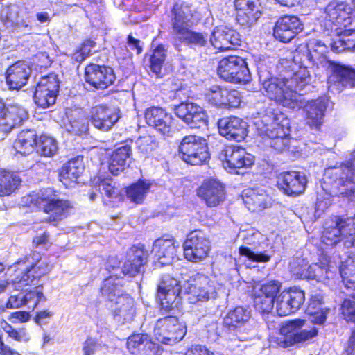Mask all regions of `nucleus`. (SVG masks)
Returning <instances> with one entry per match:
<instances>
[{
    "label": "nucleus",
    "mask_w": 355,
    "mask_h": 355,
    "mask_svg": "<svg viewBox=\"0 0 355 355\" xmlns=\"http://www.w3.org/2000/svg\"><path fill=\"white\" fill-rule=\"evenodd\" d=\"M279 280H259L252 283L251 297L254 310L261 315L270 313L276 304L279 316H286L300 310L305 302V291L293 286L281 291Z\"/></svg>",
    "instance_id": "f257e3e1"
},
{
    "label": "nucleus",
    "mask_w": 355,
    "mask_h": 355,
    "mask_svg": "<svg viewBox=\"0 0 355 355\" xmlns=\"http://www.w3.org/2000/svg\"><path fill=\"white\" fill-rule=\"evenodd\" d=\"M197 17V10L191 3L175 1L171 8V26L173 35L190 47H202L207 43V35L190 28Z\"/></svg>",
    "instance_id": "f03ea898"
},
{
    "label": "nucleus",
    "mask_w": 355,
    "mask_h": 355,
    "mask_svg": "<svg viewBox=\"0 0 355 355\" xmlns=\"http://www.w3.org/2000/svg\"><path fill=\"white\" fill-rule=\"evenodd\" d=\"M11 268V280L0 282V293L4 292L10 283L24 286L36 284L50 272L49 263L42 260L40 254L34 250L18 259Z\"/></svg>",
    "instance_id": "7ed1b4c3"
},
{
    "label": "nucleus",
    "mask_w": 355,
    "mask_h": 355,
    "mask_svg": "<svg viewBox=\"0 0 355 355\" xmlns=\"http://www.w3.org/2000/svg\"><path fill=\"white\" fill-rule=\"evenodd\" d=\"M263 134L272 140L270 146L278 151L288 148L290 122L286 114L278 106L270 105L264 109L261 117Z\"/></svg>",
    "instance_id": "20e7f679"
},
{
    "label": "nucleus",
    "mask_w": 355,
    "mask_h": 355,
    "mask_svg": "<svg viewBox=\"0 0 355 355\" xmlns=\"http://www.w3.org/2000/svg\"><path fill=\"white\" fill-rule=\"evenodd\" d=\"M30 203L37 210L49 214L44 219V222L47 223L62 220L74 209L69 200L57 198L56 191L49 189L31 196Z\"/></svg>",
    "instance_id": "39448f33"
},
{
    "label": "nucleus",
    "mask_w": 355,
    "mask_h": 355,
    "mask_svg": "<svg viewBox=\"0 0 355 355\" xmlns=\"http://www.w3.org/2000/svg\"><path fill=\"white\" fill-rule=\"evenodd\" d=\"M329 183L336 190V195L350 198L355 195V154L349 159L333 167L328 172Z\"/></svg>",
    "instance_id": "423d86ee"
},
{
    "label": "nucleus",
    "mask_w": 355,
    "mask_h": 355,
    "mask_svg": "<svg viewBox=\"0 0 355 355\" xmlns=\"http://www.w3.org/2000/svg\"><path fill=\"white\" fill-rule=\"evenodd\" d=\"M178 155L186 164L191 166H202L210 158L209 147L206 139L196 135H188L180 140Z\"/></svg>",
    "instance_id": "0eeeda50"
},
{
    "label": "nucleus",
    "mask_w": 355,
    "mask_h": 355,
    "mask_svg": "<svg viewBox=\"0 0 355 355\" xmlns=\"http://www.w3.org/2000/svg\"><path fill=\"white\" fill-rule=\"evenodd\" d=\"M180 281L169 274L164 275L157 286V297L162 314L175 313L180 311L181 304Z\"/></svg>",
    "instance_id": "6e6552de"
},
{
    "label": "nucleus",
    "mask_w": 355,
    "mask_h": 355,
    "mask_svg": "<svg viewBox=\"0 0 355 355\" xmlns=\"http://www.w3.org/2000/svg\"><path fill=\"white\" fill-rule=\"evenodd\" d=\"M217 73L223 80L234 84H248L251 75L246 59L239 55H227L218 61Z\"/></svg>",
    "instance_id": "1a4fd4ad"
},
{
    "label": "nucleus",
    "mask_w": 355,
    "mask_h": 355,
    "mask_svg": "<svg viewBox=\"0 0 355 355\" xmlns=\"http://www.w3.org/2000/svg\"><path fill=\"white\" fill-rule=\"evenodd\" d=\"M164 315L156 321L154 335L162 344L173 345L184 338L187 331V326L175 313Z\"/></svg>",
    "instance_id": "9d476101"
},
{
    "label": "nucleus",
    "mask_w": 355,
    "mask_h": 355,
    "mask_svg": "<svg viewBox=\"0 0 355 355\" xmlns=\"http://www.w3.org/2000/svg\"><path fill=\"white\" fill-rule=\"evenodd\" d=\"M291 80L270 77L262 83L265 96L269 99L287 107H294L298 102V94L292 88Z\"/></svg>",
    "instance_id": "9b49d317"
},
{
    "label": "nucleus",
    "mask_w": 355,
    "mask_h": 355,
    "mask_svg": "<svg viewBox=\"0 0 355 355\" xmlns=\"http://www.w3.org/2000/svg\"><path fill=\"white\" fill-rule=\"evenodd\" d=\"M182 248L185 259L198 263L209 257L211 245L207 234L202 230L196 229L187 234Z\"/></svg>",
    "instance_id": "f8f14e48"
},
{
    "label": "nucleus",
    "mask_w": 355,
    "mask_h": 355,
    "mask_svg": "<svg viewBox=\"0 0 355 355\" xmlns=\"http://www.w3.org/2000/svg\"><path fill=\"white\" fill-rule=\"evenodd\" d=\"M83 78L90 88L95 90H105L114 85L116 76L110 66L89 62L84 67Z\"/></svg>",
    "instance_id": "ddd939ff"
},
{
    "label": "nucleus",
    "mask_w": 355,
    "mask_h": 355,
    "mask_svg": "<svg viewBox=\"0 0 355 355\" xmlns=\"http://www.w3.org/2000/svg\"><path fill=\"white\" fill-rule=\"evenodd\" d=\"M218 157L225 169L235 173H239L238 169L251 167L254 163V157L247 153L245 148L236 144L225 146Z\"/></svg>",
    "instance_id": "4468645a"
},
{
    "label": "nucleus",
    "mask_w": 355,
    "mask_h": 355,
    "mask_svg": "<svg viewBox=\"0 0 355 355\" xmlns=\"http://www.w3.org/2000/svg\"><path fill=\"white\" fill-rule=\"evenodd\" d=\"M186 290L188 300L191 304L207 302L216 295L214 282L202 272H197L188 280Z\"/></svg>",
    "instance_id": "2eb2a0df"
},
{
    "label": "nucleus",
    "mask_w": 355,
    "mask_h": 355,
    "mask_svg": "<svg viewBox=\"0 0 355 355\" xmlns=\"http://www.w3.org/2000/svg\"><path fill=\"white\" fill-rule=\"evenodd\" d=\"M251 317L250 311L243 306H236L230 309L223 316L222 327L224 333L230 340H245L238 333Z\"/></svg>",
    "instance_id": "dca6fc26"
},
{
    "label": "nucleus",
    "mask_w": 355,
    "mask_h": 355,
    "mask_svg": "<svg viewBox=\"0 0 355 355\" xmlns=\"http://www.w3.org/2000/svg\"><path fill=\"white\" fill-rule=\"evenodd\" d=\"M196 194L208 207H218L226 198L224 184L213 178L204 180L197 188Z\"/></svg>",
    "instance_id": "f3484780"
},
{
    "label": "nucleus",
    "mask_w": 355,
    "mask_h": 355,
    "mask_svg": "<svg viewBox=\"0 0 355 355\" xmlns=\"http://www.w3.org/2000/svg\"><path fill=\"white\" fill-rule=\"evenodd\" d=\"M352 9L346 2L331 1L324 8V24L331 30L338 31L351 23Z\"/></svg>",
    "instance_id": "a211bd4d"
},
{
    "label": "nucleus",
    "mask_w": 355,
    "mask_h": 355,
    "mask_svg": "<svg viewBox=\"0 0 355 355\" xmlns=\"http://www.w3.org/2000/svg\"><path fill=\"white\" fill-rule=\"evenodd\" d=\"M210 42L216 49L224 52L240 46L242 40L236 29L227 26H218L212 31Z\"/></svg>",
    "instance_id": "6ab92c4d"
},
{
    "label": "nucleus",
    "mask_w": 355,
    "mask_h": 355,
    "mask_svg": "<svg viewBox=\"0 0 355 355\" xmlns=\"http://www.w3.org/2000/svg\"><path fill=\"white\" fill-rule=\"evenodd\" d=\"M148 257L144 244L132 245L126 252V259L121 268L122 273L130 277H135L148 263Z\"/></svg>",
    "instance_id": "aec40b11"
},
{
    "label": "nucleus",
    "mask_w": 355,
    "mask_h": 355,
    "mask_svg": "<svg viewBox=\"0 0 355 355\" xmlns=\"http://www.w3.org/2000/svg\"><path fill=\"white\" fill-rule=\"evenodd\" d=\"M126 347L132 355H161L162 349L146 333H134L127 338Z\"/></svg>",
    "instance_id": "412c9836"
},
{
    "label": "nucleus",
    "mask_w": 355,
    "mask_h": 355,
    "mask_svg": "<svg viewBox=\"0 0 355 355\" xmlns=\"http://www.w3.org/2000/svg\"><path fill=\"white\" fill-rule=\"evenodd\" d=\"M220 134L228 140L237 142L243 141L248 133V125L242 119L230 116L218 121Z\"/></svg>",
    "instance_id": "4be33fe9"
},
{
    "label": "nucleus",
    "mask_w": 355,
    "mask_h": 355,
    "mask_svg": "<svg viewBox=\"0 0 355 355\" xmlns=\"http://www.w3.org/2000/svg\"><path fill=\"white\" fill-rule=\"evenodd\" d=\"M303 30V24L295 15H284L275 22L273 35L279 41L287 43Z\"/></svg>",
    "instance_id": "5701e85b"
},
{
    "label": "nucleus",
    "mask_w": 355,
    "mask_h": 355,
    "mask_svg": "<svg viewBox=\"0 0 355 355\" xmlns=\"http://www.w3.org/2000/svg\"><path fill=\"white\" fill-rule=\"evenodd\" d=\"M277 185L285 194L297 196L304 191L306 178L299 171H285L277 176Z\"/></svg>",
    "instance_id": "b1692460"
},
{
    "label": "nucleus",
    "mask_w": 355,
    "mask_h": 355,
    "mask_svg": "<svg viewBox=\"0 0 355 355\" xmlns=\"http://www.w3.org/2000/svg\"><path fill=\"white\" fill-rule=\"evenodd\" d=\"M331 73L328 77V83L338 87H355V69L335 61H329Z\"/></svg>",
    "instance_id": "393cba45"
},
{
    "label": "nucleus",
    "mask_w": 355,
    "mask_h": 355,
    "mask_svg": "<svg viewBox=\"0 0 355 355\" xmlns=\"http://www.w3.org/2000/svg\"><path fill=\"white\" fill-rule=\"evenodd\" d=\"M83 155L71 157L58 169L59 180L67 188L74 187L85 169Z\"/></svg>",
    "instance_id": "a878e982"
},
{
    "label": "nucleus",
    "mask_w": 355,
    "mask_h": 355,
    "mask_svg": "<svg viewBox=\"0 0 355 355\" xmlns=\"http://www.w3.org/2000/svg\"><path fill=\"white\" fill-rule=\"evenodd\" d=\"M132 139L121 142L122 146L113 150L107 157V168L110 173L116 176L123 171L128 165V159L132 155Z\"/></svg>",
    "instance_id": "bb28decb"
},
{
    "label": "nucleus",
    "mask_w": 355,
    "mask_h": 355,
    "mask_svg": "<svg viewBox=\"0 0 355 355\" xmlns=\"http://www.w3.org/2000/svg\"><path fill=\"white\" fill-rule=\"evenodd\" d=\"M144 119L149 126H152L164 136L171 132L172 116L165 109L158 106H151L144 112Z\"/></svg>",
    "instance_id": "cd10ccee"
},
{
    "label": "nucleus",
    "mask_w": 355,
    "mask_h": 355,
    "mask_svg": "<svg viewBox=\"0 0 355 355\" xmlns=\"http://www.w3.org/2000/svg\"><path fill=\"white\" fill-rule=\"evenodd\" d=\"M0 19L6 26L28 27L30 24L28 12L15 3L3 4L0 10Z\"/></svg>",
    "instance_id": "c85d7f7f"
},
{
    "label": "nucleus",
    "mask_w": 355,
    "mask_h": 355,
    "mask_svg": "<svg viewBox=\"0 0 355 355\" xmlns=\"http://www.w3.org/2000/svg\"><path fill=\"white\" fill-rule=\"evenodd\" d=\"M237 22L243 27H250L259 18L261 12L254 0H234Z\"/></svg>",
    "instance_id": "c756f323"
},
{
    "label": "nucleus",
    "mask_w": 355,
    "mask_h": 355,
    "mask_svg": "<svg viewBox=\"0 0 355 355\" xmlns=\"http://www.w3.org/2000/svg\"><path fill=\"white\" fill-rule=\"evenodd\" d=\"M119 114L111 107L99 104L91 107L89 119L99 130H108L119 120Z\"/></svg>",
    "instance_id": "7c9ffc66"
},
{
    "label": "nucleus",
    "mask_w": 355,
    "mask_h": 355,
    "mask_svg": "<svg viewBox=\"0 0 355 355\" xmlns=\"http://www.w3.org/2000/svg\"><path fill=\"white\" fill-rule=\"evenodd\" d=\"M30 76V69L26 64L17 61L6 70V83L10 90H19L26 85Z\"/></svg>",
    "instance_id": "2f4dec72"
},
{
    "label": "nucleus",
    "mask_w": 355,
    "mask_h": 355,
    "mask_svg": "<svg viewBox=\"0 0 355 355\" xmlns=\"http://www.w3.org/2000/svg\"><path fill=\"white\" fill-rule=\"evenodd\" d=\"M179 242L173 236H162L155 240L153 249L157 259L162 265L169 264L177 256Z\"/></svg>",
    "instance_id": "473e14b6"
},
{
    "label": "nucleus",
    "mask_w": 355,
    "mask_h": 355,
    "mask_svg": "<svg viewBox=\"0 0 355 355\" xmlns=\"http://www.w3.org/2000/svg\"><path fill=\"white\" fill-rule=\"evenodd\" d=\"M114 302L116 308L112 311L114 318H119L123 322L132 320L135 315V302L129 294L124 293Z\"/></svg>",
    "instance_id": "72a5a7b5"
},
{
    "label": "nucleus",
    "mask_w": 355,
    "mask_h": 355,
    "mask_svg": "<svg viewBox=\"0 0 355 355\" xmlns=\"http://www.w3.org/2000/svg\"><path fill=\"white\" fill-rule=\"evenodd\" d=\"M293 62L295 64H298V68L290 78H288V80H291L290 83L292 84V88L295 91L301 90L309 84L311 75L308 67L304 65L305 60L302 58L301 52L297 51L295 52L293 55Z\"/></svg>",
    "instance_id": "f704fd0d"
},
{
    "label": "nucleus",
    "mask_w": 355,
    "mask_h": 355,
    "mask_svg": "<svg viewBox=\"0 0 355 355\" xmlns=\"http://www.w3.org/2000/svg\"><path fill=\"white\" fill-rule=\"evenodd\" d=\"M37 137L35 130L33 129L22 130L18 133L13 143V147L17 153L23 155H28L35 149Z\"/></svg>",
    "instance_id": "c9c22d12"
},
{
    "label": "nucleus",
    "mask_w": 355,
    "mask_h": 355,
    "mask_svg": "<svg viewBox=\"0 0 355 355\" xmlns=\"http://www.w3.org/2000/svg\"><path fill=\"white\" fill-rule=\"evenodd\" d=\"M28 119V112L22 107L11 105L7 107L0 131L8 132L15 127L21 125Z\"/></svg>",
    "instance_id": "e433bc0d"
},
{
    "label": "nucleus",
    "mask_w": 355,
    "mask_h": 355,
    "mask_svg": "<svg viewBox=\"0 0 355 355\" xmlns=\"http://www.w3.org/2000/svg\"><path fill=\"white\" fill-rule=\"evenodd\" d=\"M123 286L120 277L110 275L103 280L99 292L107 302L112 303L123 294L121 291Z\"/></svg>",
    "instance_id": "4c0bfd02"
},
{
    "label": "nucleus",
    "mask_w": 355,
    "mask_h": 355,
    "mask_svg": "<svg viewBox=\"0 0 355 355\" xmlns=\"http://www.w3.org/2000/svg\"><path fill=\"white\" fill-rule=\"evenodd\" d=\"M167 51L164 44H159L151 51L149 55V69L156 78L164 76L162 69L167 57Z\"/></svg>",
    "instance_id": "58836bf2"
},
{
    "label": "nucleus",
    "mask_w": 355,
    "mask_h": 355,
    "mask_svg": "<svg viewBox=\"0 0 355 355\" xmlns=\"http://www.w3.org/2000/svg\"><path fill=\"white\" fill-rule=\"evenodd\" d=\"M151 184L145 179H139L125 187L126 196L132 202L141 204L148 193Z\"/></svg>",
    "instance_id": "ea45409f"
},
{
    "label": "nucleus",
    "mask_w": 355,
    "mask_h": 355,
    "mask_svg": "<svg viewBox=\"0 0 355 355\" xmlns=\"http://www.w3.org/2000/svg\"><path fill=\"white\" fill-rule=\"evenodd\" d=\"M21 179L14 173L0 168V197L13 193L19 187Z\"/></svg>",
    "instance_id": "a19ab883"
},
{
    "label": "nucleus",
    "mask_w": 355,
    "mask_h": 355,
    "mask_svg": "<svg viewBox=\"0 0 355 355\" xmlns=\"http://www.w3.org/2000/svg\"><path fill=\"white\" fill-rule=\"evenodd\" d=\"M326 110L325 105L321 102L313 101L306 110V123L311 128L320 130L323 123V118Z\"/></svg>",
    "instance_id": "79ce46f5"
},
{
    "label": "nucleus",
    "mask_w": 355,
    "mask_h": 355,
    "mask_svg": "<svg viewBox=\"0 0 355 355\" xmlns=\"http://www.w3.org/2000/svg\"><path fill=\"white\" fill-rule=\"evenodd\" d=\"M307 51L301 53L302 58H304L312 65H318L322 62L327 52V46L320 40H313L306 45Z\"/></svg>",
    "instance_id": "37998d69"
},
{
    "label": "nucleus",
    "mask_w": 355,
    "mask_h": 355,
    "mask_svg": "<svg viewBox=\"0 0 355 355\" xmlns=\"http://www.w3.org/2000/svg\"><path fill=\"white\" fill-rule=\"evenodd\" d=\"M318 329L312 327L310 329H302L295 334L290 335L288 338L279 340V347L287 348L298 343H303L313 339L318 336Z\"/></svg>",
    "instance_id": "c03bdc74"
},
{
    "label": "nucleus",
    "mask_w": 355,
    "mask_h": 355,
    "mask_svg": "<svg viewBox=\"0 0 355 355\" xmlns=\"http://www.w3.org/2000/svg\"><path fill=\"white\" fill-rule=\"evenodd\" d=\"M339 272L346 288L355 289V259L352 257H347L341 261Z\"/></svg>",
    "instance_id": "a18cd8bd"
},
{
    "label": "nucleus",
    "mask_w": 355,
    "mask_h": 355,
    "mask_svg": "<svg viewBox=\"0 0 355 355\" xmlns=\"http://www.w3.org/2000/svg\"><path fill=\"white\" fill-rule=\"evenodd\" d=\"M96 46V42L94 38L84 39L71 54L70 57L72 62L76 63L79 67L87 58L92 54V49L95 48Z\"/></svg>",
    "instance_id": "49530a36"
},
{
    "label": "nucleus",
    "mask_w": 355,
    "mask_h": 355,
    "mask_svg": "<svg viewBox=\"0 0 355 355\" xmlns=\"http://www.w3.org/2000/svg\"><path fill=\"white\" fill-rule=\"evenodd\" d=\"M243 202L251 212H260L268 205L267 195L259 193L253 190L243 197Z\"/></svg>",
    "instance_id": "de8ad7c7"
},
{
    "label": "nucleus",
    "mask_w": 355,
    "mask_h": 355,
    "mask_svg": "<svg viewBox=\"0 0 355 355\" xmlns=\"http://www.w3.org/2000/svg\"><path fill=\"white\" fill-rule=\"evenodd\" d=\"M35 150L40 156L53 157L58 150V142L53 137L42 134L37 137Z\"/></svg>",
    "instance_id": "09e8293b"
},
{
    "label": "nucleus",
    "mask_w": 355,
    "mask_h": 355,
    "mask_svg": "<svg viewBox=\"0 0 355 355\" xmlns=\"http://www.w3.org/2000/svg\"><path fill=\"white\" fill-rule=\"evenodd\" d=\"M202 109V107L197 103L186 101L175 107V113L178 118L189 125L193 120L196 113Z\"/></svg>",
    "instance_id": "8fccbe9b"
},
{
    "label": "nucleus",
    "mask_w": 355,
    "mask_h": 355,
    "mask_svg": "<svg viewBox=\"0 0 355 355\" xmlns=\"http://www.w3.org/2000/svg\"><path fill=\"white\" fill-rule=\"evenodd\" d=\"M226 87L214 85L207 89L205 98L209 104L217 108H222Z\"/></svg>",
    "instance_id": "3c124183"
},
{
    "label": "nucleus",
    "mask_w": 355,
    "mask_h": 355,
    "mask_svg": "<svg viewBox=\"0 0 355 355\" xmlns=\"http://www.w3.org/2000/svg\"><path fill=\"white\" fill-rule=\"evenodd\" d=\"M1 326L8 336L16 342L28 343L31 340V336L25 327L15 328L4 320Z\"/></svg>",
    "instance_id": "603ef678"
},
{
    "label": "nucleus",
    "mask_w": 355,
    "mask_h": 355,
    "mask_svg": "<svg viewBox=\"0 0 355 355\" xmlns=\"http://www.w3.org/2000/svg\"><path fill=\"white\" fill-rule=\"evenodd\" d=\"M305 324V320L296 318L287 321L279 329V336L275 338V342L279 346V340L288 338L290 335L295 334L297 329H301Z\"/></svg>",
    "instance_id": "864d4df0"
},
{
    "label": "nucleus",
    "mask_w": 355,
    "mask_h": 355,
    "mask_svg": "<svg viewBox=\"0 0 355 355\" xmlns=\"http://www.w3.org/2000/svg\"><path fill=\"white\" fill-rule=\"evenodd\" d=\"M343 239L340 227L336 225L325 227L321 236L322 243L329 247L336 246Z\"/></svg>",
    "instance_id": "5fc2aeb1"
},
{
    "label": "nucleus",
    "mask_w": 355,
    "mask_h": 355,
    "mask_svg": "<svg viewBox=\"0 0 355 355\" xmlns=\"http://www.w3.org/2000/svg\"><path fill=\"white\" fill-rule=\"evenodd\" d=\"M347 295L349 298L344 299L342 302L341 314L346 321L355 323V289L349 290Z\"/></svg>",
    "instance_id": "6e6d98bb"
},
{
    "label": "nucleus",
    "mask_w": 355,
    "mask_h": 355,
    "mask_svg": "<svg viewBox=\"0 0 355 355\" xmlns=\"http://www.w3.org/2000/svg\"><path fill=\"white\" fill-rule=\"evenodd\" d=\"M100 184L103 191L104 203H112L121 200V192L115 185L105 180L101 181Z\"/></svg>",
    "instance_id": "4d7b16f0"
},
{
    "label": "nucleus",
    "mask_w": 355,
    "mask_h": 355,
    "mask_svg": "<svg viewBox=\"0 0 355 355\" xmlns=\"http://www.w3.org/2000/svg\"><path fill=\"white\" fill-rule=\"evenodd\" d=\"M137 148L138 150L143 154H150L155 150L158 145L155 137L146 135L139 137L137 141Z\"/></svg>",
    "instance_id": "13d9d810"
},
{
    "label": "nucleus",
    "mask_w": 355,
    "mask_h": 355,
    "mask_svg": "<svg viewBox=\"0 0 355 355\" xmlns=\"http://www.w3.org/2000/svg\"><path fill=\"white\" fill-rule=\"evenodd\" d=\"M224 101L222 108L238 107L241 103V95L239 91L235 89H225Z\"/></svg>",
    "instance_id": "bf43d9fd"
},
{
    "label": "nucleus",
    "mask_w": 355,
    "mask_h": 355,
    "mask_svg": "<svg viewBox=\"0 0 355 355\" xmlns=\"http://www.w3.org/2000/svg\"><path fill=\"white\" fill-rule=\"evenodd\" d=\"M336 225L340 227L343 238L355 236V220L354 218H343L338 216L336 218Z\"/></svg>",
    "instance_id": "052dcab7"
},
{
    "label": "nucleus",
    "mask_w": 355,
    "mask_h": 355,
    "mask_svg": "<svg viewBox=\"0 0 355 355\" xmlns=\"http://www.w3.org/2000/svg\"><path fill=\"white\" fill-rule=\"evenodd\" d=\"M37 288L28 290L26 292L24 295V300H25V304L27 305L29 303L33 302L31 310L34 311L40 302H45L46 298L41 290H37Z\"/></svg>",
    "instance_id": "680f3d73"
},
{
    "label": "nucleus",
    "mask_w": 355,
    "mask_h": 355,
    "mask_svg": "<svg viewBox=\"0 0 355 355\" xmlns=\"http://www.w3.org/2000/svg\"><path fill=\"white\" fill-rule=\"evenodd\" d=\"M36 86L40 87H46L47 89H51L59 92L60 80L58 76L54 73H49L45 76H42L37 83Z\"/></svg>",
    "instance_id": "e2e57ef3"
},
{
    "label": "nucleus",
    "mask_w": 355,
    "mask_h": 355,
    "mask_svg": "<svg viewBox=\"0 0 355 355\" xmlns=\"http://www.w3.org/2000/svg\"><path fill=\"white\" fill-rule=\"evenodd\" d=\"M311 317V322L320 326L324 325L327 319L329 308L324 307L318 310H309Z\"/></svg>",
    "instance_id": "0e129e2a"
},
{
    "label": "nucleus",
    "mask_w": 355,
    "mask_h": 355,
    "mask_svg": "<svg viewBox=\"0 0 355 355\" xmlns=\"http://www.w3.org/2000/svg\"><path fill=\"white\" fill-rule=\"evenodd\" d=\"M57 96L48 94H33V98L38 107L47 108L55 103Z\"/></svg>",
    "instance_id": "69168bd1"
},
{
    "label": "nucleus",
    "mask_w": 355,
    "mask_h": 355,
    "mask_svg": "<svg viewBox=\"0 0 355 355\" xmlns=\"http://www.w3.org/2000/svg\"><path fill=\"white\" fill-rule=\"evenodd\" d=\"M209 119L206 111L202 108L193 116V120L189 124L192 129H199L207 126Z\"/></svg>",
    "instance_id": "338daca9"
},
{
    "label": "nucleus",
    "mask_w": 355,
    "mask_h": 355,
    "mask_svg": "<svg viewBox=\"0 0 355 355\" xmlns=\"http://www.w3.org/2000/svg\"><path fill=\"white\" fill-rule=\"evenodd\" d=\"M31 315L29 311H16L8 316V320L12 324L25 323L30 320Z\"/></svg>",
    "instance_id": "774afa93"
}]
</instances>
